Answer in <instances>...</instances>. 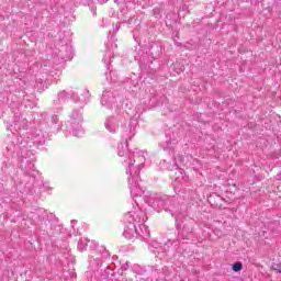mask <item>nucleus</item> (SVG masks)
<instances>
[{"instance_id": "1", "label": "nucleus", "mask_w": 281, "mask_h": 281, "mask_svg": "<svg viewBox=\"0 0 281 281\" xmlns=\"http://www.w3.org/2000/svg\"><path fill=\"white\" fill-rule=\"evenodd\" d=\"M148 221V216H146V212L137 206H134L133 210L125 213L123 217V223L125 225L123 236L127 239L137 238L140 236L145 240L150 238V232L144 225Z\"/></svg>"}, {"instance_id": "2", "label": "nucleus", "mask_w": 281, "mask_h": 281, "mask_svg": "<svg viewBox=\"0 0 281 281\" xmlns=\"http://www.w3.org/2000/svg\"><path fill=\"white\" fill-rule=\"evenodd\" d=\"M137 122L135 121H128L127 124L122 126V135L125 137L119 145H117V155L119 157H125V159H128V166L130 170H133V166H135V159L139 161L138 166L144 167V164L146 161V156L144 155V151H139L137 154L131 153V149H128V139L132 140L133 136L136 135L137 131Z\"/></svg>"}, {"instance_id": "3", "label": "nucleus", "mask_w": 281, "mask_h": 281, "mask_svg": "<svg viewBox=\"0 0 281 281\" xmlns=\"http://www.w3.org/2000/svg\"><path fill=\"white\" fill-rule=\"evenodd\" d=\"M144 201L156 212H161V210H165V212H170V214L175 216L176 223H183V220L186 216H188L186 206H181L179 204L168 206L170 205V200H168V198H161L157 193H154L150 196H144Z\"/></svg>"}, {"instance_id": "4", "label": "nucleus", "mask_w": 281, "mask_h": 281, "mask_svg": "<svg viewBox=\"0 0 281 281\" xmlns=\"http://www.w3.org/2000/svg\"><path fill=\"white\" fill-rule=\"evenodd\" d=\"M144 167L142 165H137L133 169L126 168V175H128V187L132 199H139L144 196V189L139 187V172Z\"/></svg>"}, {"instance_id": "5", "label": "nucleus", "mask_w": 281, "mask_h": 281, "mask_svg": "<svg viewBox=\"0 0 281 281\" xmlns=\"http://www.w3.org/2000/svg\"><path fill=\"white\" fill-rule=\"evenodd\" d=\"M82 112L80 110H74L70 113V117L66 123V131L74 135V137H82L85 130L82 128Z\"/></svg>"}, {"instance_id": "6", "label": "nucleus", "mask_w": 281, "mask_h": 281, "mask_svg": "<svg viewBox=\"0 0 281 281\" xmlns=\"http://www.w3.org/2000/svg\"><path fill=\"white\" fill-rule=\"evenodd\" d=\"M101 104L102 106H105V109H122L124 97H120L117 92L103 91Z\"/></svg>"}, {"instance_id": "7", "label": "nucleus", "mask_w": 281, "mask_h": 281, "mask_svg": "<svg viewBox=\"0 0 281 281\" xmlns=\"http://www.w3.org/2000/svg\"><path fill=\"white\" fill-rule=\"evenodd\" d=\"M44 115L46 117V123L42 124H44L45 133H58L60 128H63V123L60 122V119H58V115H47V113H45Z\"/></svg>"}, {"instance_id": "8", "label": "nucleus", "mask_w": 281, "mask_h": 281, "mask_svg": "<svg viewBox=\"0 0 281 281\" xmlns=\"http://www.w3.org/2000/svg\"><path fill=\"white\" fill-rule=\"evenodd\" d=\"M20 168L25 177L36 179L38 170H36V166L34 165V158H22Z\"/></svg>"}, {"instance_id": "9", "label": "nucleus", "mask_w": 281, "mask_h": 281, "mask_svg": "<svg viewBox=\"0 0 281 281\" xmlns=\"http://www.w3.org/2000/svg\"><path fill=\"white\" fill-rule=\"evenodd\" d=\"M30 127V122L27 119L22 117L21 115H15L13 117V122L8 123L7 128L11 131V133H19V131H27Z\"/></svg>"}, {"instance_id": "10", "label": "nucleus", "mask_w": 281, "mask_h": 281, "mask_svg": "<svg viewBox=\"0 0 281 281\" xmlns=\"http://www.w3.org/2000/svg\"><path fill=\"white\" fill-rule=\"evenodd\" d=\"M74 100L75 102H80V98H78V93L74 90H69L68 92L66 90H61L58 92L57 98L53 101V104L55 106H60V104H65L67 100Z\"/></svg>"}, {"instance_id": "11", "label": "nucleus", "mask_w": 281, "mask_h": 281, "mask_svg": "<svg viewBox=\"0 0 281 281\" xmlns=\"http://www.w3.org/2000/svg\"><path fill=\"white\" fill-rule=\"evenodd\" d=\"M45 124L41 123L38 128L32 130L31 142L34 146H43L45 144Z\"/></svg>"}, {"instance_id": "12", "label": "nucleus", "mask_w": 281, "mask_h": 281, "mask_svg": "<svg viewBox=\"0 0 281 281\" xmlns=\"http://www.w3.org/2000/svg\"><path fill=\"white\" fill-rule=\"evenodd\" d=\"M122 122L121 116H110L105 119L104 127L109 133L115 134L120 131V124Z\"/></svg>"}, {"instance_id": "13", "label": "nucleus", "mask_w": 281, "mask_h": 281, "mask_svg": "<svg viewBox=\"0 0 281 281\" xmlns=\"http://www.w3.org/2000/svg\"><path fill=\"white\" fill-rule=\"evenodd\" d=\"M59 56H60L61 60H71V58H72V48H71V46H69V45L63 46L59 49Z\"/></svg>"}, {"instance_id": "14", "label": "nucleus", "mask_w": 281, "mask_h": 281, "mask_svg": "<svg viewBox=\"0 0 281 281\" xmlns=\"http://www.w3.org/2000/svg\"><path fill=\"white\" fill-rule=\"evenodd\" d=\"M149 251H151L153 254H158V256L160 254H164V251H166V248H164V246H161L160 243L158 241H151L149 244V247H148Z\"/></svg>"}, {"instance_id": "15", "label": "nucleus", "mask_w": 281, "mask_h": 281, "mask_svg": "<svg viewBox=\"0 0 281 281\" xmlns=\"http://www.w3.org/2000/svg\"><path fill=\"white\" fill-rule=\"evenodd\" d=\"M102 258L93 257L92 259H90V268L92 269V271H98V269L102 267Z\"/></svg>"}, {"instance_id": "16", "label": "nucleus", "mask_w": 281, "mask_h": 281, "mask_svg": "<svg viewBox=\"0 0 281 281\" xmlns=\"http://www.w3.org/2000/svg\"><path fill=\"white\" fill-rule=\"evenodd\" d=\"M91 241L88 238H82L79 243H78V249L79 251H87V247H89V244Z\"/></svg>"}, {"instance_id": "17", "label": "nucleus", "mask_w": 281, "mask_h": 281, "mask_svg": "<svg viewBox=\"0 0 281 281\" xmlns=\"http://www.w3.org/2000/svg\"><path fill=\"white\" fill-rule=\"evenodd\" d=\"M27 144H30V140H25L23 138H18L15 145H14V150L16 151L18 148H25V146H27Z\"/></svg>"}, {"instance_id": "18", "label": "nucleus", "mask_w": 281, "mask_h": 281, "mask_svg": "<svg viewBox=\"0 0 281 281\" xmlns=\"http://www.w3.org/2000/svg\"><path fill=\"white\" fill-rule=\"evenodd\" d=\"M232 269H233L235 272L243 271V262L236 261V262L233 265Z\"/></svg>"}, {"instance_id": "19", "label": "nucleus", "mask_w": 281, "mask_h": 281, "mask_svg": "<svg viewBox=\"0 0 281 281\" xmlns=\"http://www.w3.org/2000/svg\"><path fill=\"white\" fill-rule=\"evenodd\" d=\"M35 89H37V91H44L43 79L36 80Z\"/></svg>"}, {"instance_id": "20", "label": "nucleus", "mask_w": 281, "mask_h": 281, "mask_svg": "<svg viewBox=\"0 0 281 281\" xmlns=\"http://www.w3.org/2000/svg\"><path fill=\"white\" fill-rule=\"evenodd\" d=\"M132 271H134V273H142V267H139V265H134L132 266Z\"/></svg>"}, {"instance_id": "21", "label": "nucleus", "mask_w": 281, "mask_h": 281, "mask_svg": "<svg viewBox=\"0 0 281 281\" xmlns=\"http://www.w3.org/2000/svg\"><path fill=\"white\" fill-rule=\"evenodd\" d=\"M103 63L105 64L106 69L111 70V65L109 64V56L103 57Z\"/></svg>"}, {"instance_id": "22", "label": "nucleus", "mask_w": 281, "mask_h": 281, "mask_svg": "<svg viewBox=\"0 0 281 281\" xmlns=\"http://www.w3.org/2000/svg\"><path fill=\"white\" fill-rule=\"evenodd\" d=\"M83 98H85V102H87V100H89V98H91L89 90L83 91Z\"/></svg>"}, {"instance_id": "23", "label": "nucleus", "mask_w": 281, "mask_h": 281, "mask_svg": "<svg viewBox=\"0 0 281 281\" xmlns=\"http://www.w3.org/2000/svg\"><path fill=\"white\" fill-rule=\"evenodd\" d=\"M128 267H131V263H130L128 261H126L125 263H123V265L121 266V269H122L123 271H126V270L128 269Z\"/></svg>"}, {"instance_id": "24", "label": "nucleus", "mask_w": 281, "mask_h": 281, "mask_svg": "<svg viewBox=\"0 0 281 281\" xmlns=\"http://www.w3.org/2000/svg\"><path fill=\"white\" fill-rule=\"evenodd\" d=\"M160 12H161V11H160L159 9H157V8H156V9H154V14H155V16L159 15V14H160Z\"/></svg>"}, {"instance_id": "25", "label": "nucleus", "mask_w": 281, "mask_h": 281, "mask_svg": "<svg viewBox=\"0 0 281 281\" xmlns=\"http://www.w3.org/2000/svg\"><path fill=\"white\" fill-rule=\"evenodd\" d=\"M76 223H78V221H76V220L71 221L72 228H74V225H76Z\"/></svg>"}, {"instance_id": "26", "label": "nucleus", "mask_w": 281, "mask_h": 281, "mask_svg": "<svg viewBox=\"0 0 281 281\" xmlns=\"http://www.w3.org/2000/svg\"><path fill=\"white\" fill-rule=\"evenodd\" d=\"M114 29H115L116 32H117V30H120V25L116 24V25L114 26Z\"/></svg>"}, {"instance_id": "27", "label": "nucleus", "mask_w": 281, "mask_h": 281, "mask_svg": "<svg viewBox=\"0 0 281 281\" xmlns=\"http://www.w3.org/2000/svg\"><path fill=\"white\" fill-rule=\"evenodd\" d=\"M57 111H63V108H57Z\"/></svg>"}, {"instance_id": "28", "label": "nucleus", "mask_w": 281, "mask_h": 281, "mask_svg": "<svg viewBox=\"0 0 281 281\" xmlns=\"http://www.w3.org/2000/svg\"><path fill=\"white\" fill-rule=\"evenodd\" d=\"M16 133H19V131L18 132L13 131V135L16 134ZM19 134L21 135V133H19Z\"/></svg>"}, {"instance_id": "29", "label": "nucleus", "mask_w": 281, "mask_h": 281, "mask_svg": "<svg viewBox=\"0 0 281 281\" xmlns=\"http://www.w3.org/2000/svg\"><path fill=\"white\" fill-rule=\"evenodd\" d=\"M106 256H109V252H104V257L106 258Z\"/></svg>"}, {"instance_id": "30", "label": "nucleus", "mask_w": 281, "mask_h": 281, "mask_svg": "<svg viewBox=\"0 0 281 281\" xmlns=\"http://www.w3.org/2000/svg\"><path fill=\"white\" fill-rule=\"evenodd\" d=\"M184 68H180V71H183Z\"/></svg>"}]
</instances>
